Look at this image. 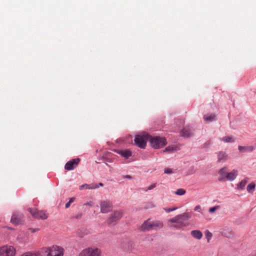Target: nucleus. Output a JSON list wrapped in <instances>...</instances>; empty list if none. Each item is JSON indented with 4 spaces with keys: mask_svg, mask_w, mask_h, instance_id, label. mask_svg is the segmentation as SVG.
I'll return each instance as SVG.
<instances>
[{
    "mask_svg": "<svg viewBox=\"0 0 256 256\" xmlns=\"http://www.w3.org/2000/svg\"><path fill=\"white\" fill-rule=\"evenodd\" d=\"M190 217L191 214L190 213L184 212L170 219L168 222V224L170 227L176 229L181 228L188 226L186 221L190 218Z\"/></svg>",
    "mask_w": 256,
    "mask_h": 256,
    "instance_id": "f257e3e1",
    "label": "nucleus"
},
{
    "mask_svg": "<svg viewBox=\"0 0 256 256\" xmlns=\"http://www.w3.org/2000/svg\"><path fill=\"white\" fill-rule=\"evenodd\" d=\"M218 179L219 182L232 181L238 176V171L234 169L229 172L228 168L224 166L218 170Z\"/></svg>",
    "mask_w": 256,
    "mask_h": 256,
    "instance_id": "f03ea898",
    "label": "nucleus"
},
{
    "mask_svg": "<svg viewBox=\"0 0 256 256\" xmlns=\"http://www.w3.org/2000/svg\"><path fill=\"white\" fill-rule=\"evenodd\" d=\"M64 248L58 246H53L50 248H42L40 252H43V256H63Z\"/></svg>",
    "mask_w": 256,
    "mask_h": 256,
    "instance_id": "7ed1b4c3",
    "label": "nucleus"
},
{
    "mask_svg": "<svg viewBox=\"0 0 256 256\" xmlns=\"http://www.w3.org/2000/svg\"><path fill=\"white\" fill-rule=\"evenodd\" d=\"M123 216L122 210H114L112 213L108 218L106 222L109 225H115L120 220Z\"/></svg>",
    "mask_w": 256,
    "mask_h": 256,
    "instance_id": "20e7f679",
    "label": "nucleus"
},
{
    "mask_svg": "<svg viewBox=\"0 0 256 256\" xmlns=\"http://www.w3.org/2000/svg\"><path fill=\"white\" fill-rule=\"evenodd\" d=\"M150 142L152 146L154 148H160L167 144L166 139L164 137L160 136L151 138Z\"/></svg>",
    "mask_w": 256,
    "mask_h": 256,
    "instance_id": "39448f33",
    "label": "nucleus"
},
{
    "mask_svg": "<svg viewBox=\"0 0 256 256\" xmlns=\"http://www.w3.org/2000/svg\"><path fill=\"white\" fill-rule=\"evenodd\" d=\"M28 210L34 218L41 220H46L48 214L44 210H39L36 208H29Z\"/></svg>",
    "mask_w": 256,
    "mask_h": 256,
    "instance_id": "423d86ee",
    "label": "nucleus"
},
{
    "mask_svg": "<svg viewBox=\"0 0 256 256\" xmlns=\"http://www.w3.org/2000/svg\"><path fill=\"white\" fill-rule=\"evenodd\" d=\"M16 250L11 246H4L0 248V256H16Z\"/></svg>",
    "mask_w": 256,
    "mask_h": 256,
    "instance_id": "0eeeda50",
    "label": "nucleus"
},
{
    "mask_svg": "<svg viewBox=\"0 0 256 256\" xmlns=\"http://www.w3.org/2000/svg\"><path fill=\"white\" fill-rule=\"evenodd\" d=\"M101 251L97 248H87L83 250L78 256H100Z\"/></svg>",
    "mask_w": 256,
    "mask_h": 256,
    "instance_id": "6e6552de",
    "label": "nucleus"
},
{
    "mask_svg": "<svg viewBox=\"0 0 256 256\" xmlns=\"http://www.w3.org/2000/svg\"><path fill=\"white\" fill-rule=\"evenodd\" d=\"M100 212L103 214H106L110 212L112 209V204L108 200H102L100 203Z\"/></svg>",
    "mask_w": 256,
    "mask_h": 256,
    "instance_id": "1a4fd4ad",
    "label": "nucleus"
},
{
    "mask_svg": "<svg viewBox=\"0 0 256 256\" xmlns=\"http://www.w3.org/2000/svg\"><path fill=\"white\" fill-rule=\"evenodd\" d=\"M149 136L148 134L144 136H136L134 138L135 144L140 148H144L146 146V140Z\"/></svg>",
    "mask_w": 256,
    "mask_h": 256,
    "instance_id": "9d476101",
    "label": "nucleus"
},
{
    "mask_svg": "<svg viewBox=\"0 0 256 256\" xmlns=\"http://www.w3.org/2000/svg\"><path fill=\"white\" fill-rule=\"evenodd\" d=\"M24 216L22 214L16 212L12 214L10 222L14 224L18 225L22 222Z\"/></svg>",
    "mask_w": 256,
    "mask_h": 256,
    "instance_id": "9b49d317",
    "label": "nucleus"
},
{
    "mask_svg": "<svg viewBox=\"0 0 256 256\" xmlns=\"http://www.w3.org/2000/svg\"><path fill=\"white\" fill-rule=\"evenodd\" d=\"M80 161V158H74L72 160L68 161L66 164L64 166V168L66 170H73L75 167H76Z\"/></svg>",
    "mask_w": 256,
    "mask_h": 256,
    "instance_id": "f8f14e48",
    "label": "nucleus"
},
{
    "mask_svg": "<svg viewBox=\"0 0 256 256\" xmlns=\"http://www.w3.org/2000/svg\"><path fill=\"white\" fill-rule=\"evenodd\" d=\"M151 220L150 218L144 221L140 226V230L142 231H150L152 230Z\"/></svg>",
    "mask_w": 256,
    "mask_h": 256,
    "instance_id": "ddd939ff",
    "label": "nucleus"
},
{
    "mask_svg": "<svg viewBox=\"0 0 256 256\" xmlns=\"http://www.w3.org/2000/svg\"><path fill=\"white\" fill-rule=\"evenodd\" d=\"M228 155L226 152L220 151L218 153V162H224L228 160Z\"/></svg>",
    "mask_w": 256,
    "mask_h": 256,
    "instance_id": "4468645a",
    "label": "nucleus"
},
{
    "mask_svg": "<svg viewBox=\"0 0 256 256\" xmlns=\"http://www.w3.org/2000/svg\"><path fill=\"white\" fill-rule=\"evenodd\" d=\"M152 230H157L162 228L164 226L162 222L159 220H151Z\"/></svg>",
    "mask_w": 256,
    "mask_h": 256,
    "instance_id": "2eb2a0df",
    "label": "nucleus"
},
{
    "mask_svg": "<svg viewBox=\"0 0 256 256\" xmlns=\"http://www.w3.org/2000/svg\"><path fill=\"white\" fill-rule=\"evenodd\" d=\"M190 234L194 238L198 240H200L202 236V233L199 230H192Z\"/></svg>",
    "mask_w": 256,
    "mask_h": 256,
    "instance_id": "dca6fc26",
    "label": "nucleus"
},
{
    "mask_svg": "<svg viewBox=\"0 0 256 256\" xmlns=\"http://www.w3.org/2000/svg\"><path fill=\"white\" fill-rule=\"evenodd\" d=\"M98 188V186L96 184H84L80 186V190H82L84 188L86 189H95Z\"/></svg>",
    "mask_w": 256,
    "mask_h": 256,
    "instance_id": "f3484780",
    "label": "nucleus"
},
{
    "mask_svg": "<svg viewBox=\"0 0 256 256\" xmlns=\"http://www.w3.org/2000/svg\"><path fill=\"white\" fill-rule=\"evenodd\" d=\"M118 153L125 158H128L132 156V152L128 150H120Z\"/></svg>",
    "mask_w": 256,
    "mask_h": 256,
    "instance_id": "a211bd4d",
    "label": "nucleus"
},
{
    "mask_svg": "<svg viewBox=\"0 0 256 256\" xmlns=\"http://www.w3.org/2000/svg\"><path fill=\"white\" fill-rule=\"evenodd\" d=\"M21 256H43V252L40 251L36 252H28L22 254Z\"/></svg>",
    "mask_w": 256,
    "mask_h": 256,
    "instance_id": "6ab92c4d",
    "label": "nucleus"
},
{
    "mask_svg": "<svg viewBox=\"0 0 256 256\" xmlns=\"http://www.w3.org/2000/svg\"><path fill=\"white\" fill-rule=\"evenodd\" d=\"M181 136L184 138H188L191 136V132L189 128H184L182 131Z\"/></svg>",
    "mask_w": 256,
    "mask_h": 256,
    "instance_id": "aec40b11",
    "label": "nucleus"
},
{
    "mask_svg": "<svg viewBox=\"0 0 256 256\" xmlns=\"http://www.w3.org/2000/svg\"><path fill=\"white\" fill-rule=\"evenodd\" d=\"M204 118L205 121L212 122L216 120V116L214 114L204 115Z\"/></svg>",
    "mask_w": 256,
    "mask_h": 256,
    "instance_id": "412c9836",
    "label": "nucleus"
},
{
    "mask_svg": "<svg viewBox=\"0 0 256 256\" xmlns=\"http://www.w3.org/2000/svg\"><path fill=\"white\" fill-rule=\"evenodd\" d=\"M248 182V178H244L240 182L237 186L238 189L241 190L244 189V186H246V183Z\"/></svg>",
    "mask_w": 256,
    "mask_h": 256,
    "instance_id": "4be33fe9",
    "label": "nucleus"
},
{
    "mask_svg": "<svg viewBox=\"0 0 256 256\" xmlns=\"http://www.w3.org/2000/svg\"><path fill=\"white\" fill-rule=\"evenodd\" d=\"M220 140L225 142H234V138L232 136L223 137L222 138H220Z\"/></svg>",
    "mask_w": 256,
    "mask_h": 256,
    "instance_id": "5701e85b",
    "label": "nucleus"
},
{
    "mask_svg": "<svg viewBox=\"0 0 256 256\" xmlns=\"http://www.w3.org/2000/svg\"><path fill=\"white\" fill-rule=\"evenodd\" d=\"M176 146H168L166 147L164 149V152H166L168 153H172L173 152L176 151Z\"/></svg>",
    "mask_w": 256,
    "mask_h": 256,
    "instance_id": "b1692460",
    "label": "nucleus"
},
{
    "mask_svg": "<svg viewBox=\"0 0 256 256\" xmlns=\"http://www.w3.org/2000/svg\"><path fill=\"white\" fill-rule=\"evenodd\" d=\"M255 186L256 185L254 183L248 184L246 188L247 191L250 193H252L254 190Z\"/></svg>",
    "mask_w": 256,
    "mask_h": 256,
    "instance_id": "393cba45",
    "label": "nucleus"
},
{
    "mask_svg": "<svg viewBox=\"0 0 256 256\" xmlns=\"http://www.w3.org/2000/svg\"><path fill=\"white\" fill-rule=\"evenodd\" d=\"M238 150L240 152H244L246 150L252 151V150H253L254 148H253V147L252 146H250L248 148H246V147L242 146H239Z\"/></svg>",
    "mask_w": 256,
    "mask_h": 256,
    "instance_id": "a878e982",
    "label": "nucleus"
},
{
    "mask_svg": "<svg viewBox=\"0 0 256 256\" xmlns=\"http://www.w3.org/2000/svg\"><path fill=\"white\" fill-rule=\"evenodd\" d=\"M186 190L183 188H178L174 192V194L178 196H183L186 194Z\"/></svg>",
    "mask_w": 256,
    "mask_h": 256,
    "instance_id": "bb28decb",
    "label": "nucleus"
},
{
    "mask_svg": "<svg viewBox=\"0 0 256 256\" xmlns=\"http://www.w3.org/2000/svg\"><path fill=\"white\" fill-rule=\"evenodd\" d=\"M174 172V170L172 168H166L164 170V173L166 174H171Z\"/></svg>",
    "mask_w": 256,
    "mask_h": 256,
    "instance_id": "cd10ccee",
    "label": "nucleus"
},
{
    "mask_svg": "<svg viewBox=\"0 0 256 256\" xmlns=\"http://www.w3.org/2000/svg\"><path fill=\"white\" fill-rule=\"evenodd\" d=\"M220 208V206H217L212 208H210L208 210V212L210 213H214L216 210H218Z\"/></svg>",
    "mask_w": 256,
    "mask_h": 256,
    "instance_id": "c85d7f7f",
    "label": "nucleus"
},
{
    "mask_svg": "<svg viewBox=\"0 0 256 256\" xmlns=\"http://www.w3.org/2000/svg\"><path fill=\"white\" fill-rule=\"evenodd\" d=\"M178 208L176 207H174V208H164V210H165V212H171L172 211H174L176 210Z\"/></svg>",
    "mask_w": 256,
    "mask_h": 256,
    "instance_id": "c756f323",
    "label": "nucleus"
},
{
    "mask_svg": "<svg viewBox=\"0 0 256 256\" xmlns=\"http://www.w3.org/2000/svg\"><path fill=\"white\" fill-rule=\"evenodd\" d=\"M156 186V184H152L148 188L147 190H146V191L151 190L153 189Z\"/></svg>",
    "mask_w": 256,
    "mask_h": 256,
    "instance_id": "7c9ffc66",
    "label": "nucleus"
},
{
    "mask_svg": "<svg viewBox=\"0 0 256 256\" xmlns=\"http://www.w3.org/2000/svg\"><path fill=\"white\" fill-rule=\"evenodd\" d=\"M212 236V234L210 232H208V234H206V237L208 241H209V238H211Z\"/></svg>",
    "mask_w": 256,
    "mask_h": 256,
    "instance_id": "2f4dec72",
    "label": "nucleus"
},
{
    "mask_svg": "<svg viewBox=\"0 0 256 256\" xmlns=\"http://www.w3.org/2000/svg\"><path fill=\"white\" fill-rule=\"evenodd\" d=\"M29 230H30L31 231V232L32 233H34V232H36V231H38L39 230V228H30Z\"/></svg>",
    "mask_w": 256,
    "mask_h": 256,
    "instance_id": "473e14b6",
    "label": "nucleus"
},
{
    "mask_svg": "<svg viewBox=\"0 0 256 256\" xmlns=\"http://www.w3.org/2000/svg\"><path fill=\"white\" fill-rule=\"evenodd\" d=\"M201 208L200 206H197L194 208V210L195 211H198L200 210Z\"/></svg>",
    "mask_w": 256,
    "mask_h": 256,
    "instance_id": "72a5a7b5",
    "label": "nucleus"
},
{
    "mask_svg": "<svg viewBox=\"0 0 256 256\" xmlns=\"http://www.w3.org/2000/svg\"><path fill=\"white\" fill-rule=\"evenodd\" d=\"M70 204H70L69 202H68L66 204V206H65L66 208H68L70 207Z\"/></svg>",
    "mask_w": 256,
    "mask_h": 256,
    "instance_id": "f704fd0d",
    "label": "nucleus"
},
{
    "mask_svg": "<svg viewBox=\"0 0 256 256\" xmlns=\"http://www.w3.org/2000/svg\"><path fill=\"white\" fill-rule=\"evenodd\" d=\"M74 198H70V200H69V201H68V202H69L70 204H72V202H74Z\"/></svg>",
    "mask_w": 256,
    "mask_h": 256,
    "instance_id": "c9c22d12",
    "label": "nucleus"
},
{
    "mask_svg": "<svg viewBox=\"0 0 256 256\" xmlns=\"http://www.w3.org/2000/svg\"><path fill=\"white\" fill-rule=\"evenodd\" d=\"M84 205L92 206V202H88L86 204H85Z\"/></svg>",
    "mask_w": 256,
    "mask_h": 256,
    "instance_id": "e433bc0d",
    "label": "nucleus"
},
{
    "mask_svg": "<svg viewBox=\"0 0 256 256\" xmlns=\"http://www.w3.org/2000/svg\"><path fill=\"white\" fill-rule=\"evenodd\" d=\"M126 178H129V179H130L132 178V176L130 175H126V176H125Z\"/></svg>",
    "mask_w": 256,
    "mask_h": 256,
    "instance_id": "4c0bfd02",
    "label": "nucleus"
},
{
    "mask_svg": "<svg viewBox=\"0 0 256 256\" xmlns=\"http://www.w3.org/2000/svg\"><path fill=\"white\" fill-rule=\"evenodd\" d=\"M96 184L98 186V187L100 186H103V184L102 183H100V182L98 184Z\"/></svg>",
    "mask_w": 256,
    "mask_h": 256,
    "instance_id": "58836bf2",
    "label": "nucleus"
},
{
    "mask_svg": "<svg viewBox=\"0 0 256 256\" xmlns=\"http://www.w3.org/2000/svg\"><path fill=\"white\" fill-rule=\"evenodd\" d=\"M250 256H256V254L251 255Z\"/></svg>",
    "mask_w": 256,
    "mask_h": 256,
    "instance_id": "ea45409f",
    "label": "nucleus"
}]
</instances>
